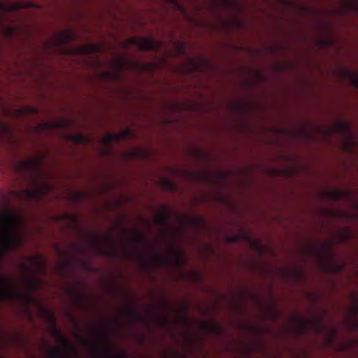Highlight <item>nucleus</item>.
Returning a JSON list of instances; mask_svg holds the SVG:
<instances>
[{
    "instance_id": "f257e3e1",
    "label": "nucleus",
    "mask_w": 358,
    "mask_h": 358,
    "mask_svg": "<svg viewBox=\"0 0 358 358\" xmlns=\"http://www.w3.org/2000/svg\"><path fill=\"white\" fill-rule=\"evenodd\" d=\"M41 163L39 157L22 160L17 164V171L34 185L32 189L15 190L13 194L20 199L41 200L52 189V185L41 181Z\"/></svg>"
},
{
    "instance_id": "f03ea898",
    "label": "nucleus",
    "mask_w": 358,
    "mask_h": 358,
    "mask_svg": "<svg viewBox=\"0 0 358 358\" xmlns=\"http://www.w3.org/2000/svg\"><path fill=\"white\" fill-rule=\"evenodd\" d=\"M19 214L8 210L0 218V239L3 238V246L6 250H14L19 247Z\"/></svg>"
},
{
    "instance_id": "7ed1b4c3",
    "label": "nucleus",
    "mask_w": 358,
    "mask_h": 358,
    "mask_svg": "<svg viewBox=\"0 0 358 358\" xmlns=\"http://www.w3.org/2000/svg\"><path fill=\"white\" fill-rule=\"evenodd\" d=\"M113 71L105 73V76L114 82H119L122 79L121 72L124 70H131L138 73L152 72L155 65L150 62H141L136 60H126L117 58L113 62Z\"/></svg>"
},
{
    "instance_id": "20e7f679",
    "label": "nucleus",
    "mask_w": 358,
    "mask_h": 358,
    "mask_svg": "<svg viewBox=\"0 0 358 358\" xmlns=\"http://www.w3.org/2000/svg\"><path fill=\"white\" fill-rule=\"evenodd\" d=\"M43 312L50 317V331L52 336L56 341L61 343V346L50 349L49 355L51 358H60L64 352L69 354L71 351L73 350L75 348L66 338L62 331L57 327L54 315L48 310H44Z\"/></svg>"
},
{
    "instance_id": "39448f33",
    "label": "nucleus",
    "mask_w": 358,
    "mask_h": 358,
    "mask_svg": "<svg viewBox=\"0 0 358 358\" xmlns=\"http://www.w3.org/2000/svg\"><path fill=\"white\" fill-rule=\"evenodd\" d=\"M89 242L97 255L103 257H113L115 255V252L108 247V244L113 243V240L110 236H91L89 238Z\"/></svg>"
},
{
    "instance_id": "423d86ee",
    "label": "nucleus",
    "mask_w": 358,
    "mask_h": 358,
    "mask_svg": "<svg viewBox=\"0 0 358 358\" xmlns=\"http://www.w3.org/2000/svg\"><path fill=\"white\" fill-rule=\"evenodd\" d=\"M18 296L17 285L8 279L0 277V303L13 301Z\"/></svg>"
},
{
    "instance_id": "0eeeda50",
    "label": "nucleus",
    "mask_w": 358,
    "mask_h": 358,
    "mask_svg": "<svg viewBox=\"0 0 358 358\" xmlns=\"http://www.w3.org/2000/svg\"><path fill=\"white\" fill-rule=\"evenodd\" d=\"M85 342L89 345L94 358H128L124 354L111 352L108 345L105 343L95 344L85 340Z\"/></svg>"
},
{
    "instance_id": "6e6552de",
    "label": "nucleus",
    "mask_w": 358,
    "mask_h": 358,
    "mask_svg": "<svg viewBox=\"0 0 358 358\" xmlns=\"http://www.w3.org/2000/svg\"><path fill=\"white\" fill-rule=\"evenodd\" d=\"M330 133H337L341 135L349 145L355 144V136L352 132L350 124L345 120L336 122L329 129Z\"/></svg>"
},
{
    "instance_id": "1a4fd4ad",
    "label": "nucleus",
    "mask_w": 358,
    "mask_h": 358,
    "mask_svg": "<svg viewBox=\"0 0 358 358\" xmlns=\"http://www.w3.org/2000/svg\"><path fill=\"white\" fill-rule=\"evenodd\" d=\"M129 43L135 45L140 50L158 51L162 46L160 41H155L150 37H132L129 40Z\"/></svg>"
},
{
    "instance_id": "9d476101",
    "label": "nucleus",
    "mask_w": 358,
    "mask_h": 358,
    "mask_svg": "<svg viewBox=\"0 0 358 358\" xmlns=\"http://www.w3.org/2000/svg\"><path fill=\"white\" fill-rule=\"evenodd\" d=\"M41 285V280L35 276L28 275L27 277V287L29 292L27 295L28 300L32 299V296H31V292L36 291L39 289Z\"/></svg>"
},
{
    "instance_id": "9b49d317",
    "label": "nucleus",
    "mask_w": 358,
    "mask_h": 358,
    "mask_svg": "<svg viewBox=\"0 0 358 358\" xmlns=\"http://www.w3.org/2000/svg\"><path fill=\"white\" fill-rule=\"evenodd\" d=\"M132 131L129 129H126L117 134H109L106 138V143H110L113 140L121 141L126 136H132Z\"/></svg>"
},
{
    "instance_id": "f8f14e48",
    "label": "nucleus",
    "mask_w": 358,
    "mask_h": 358,
    "mask_svg": "<svg viewBox=\"0 0 358 358\" xmlns=\"http://www.w3.org/2000/svg\"><path fill=\"white\" fill-rule=\"evenodd\" d=\"M166 206L162 207V212L160 213L157 217L154 220V223L159 227H164L166 224L170 220V217L167 213Z\"/></svg>"
},
{
    "instance_id": "ddd939ff",
    "label": "nucleus",
    "mask_w": 358,
    "mask_h": 358,
    "mask_svg": "<svg viewBox=\"0 0 358 358\" xmlns=\"http://www.w3.org/2000/svg\"><path fill=\"white\" fill-rule=\"evenodd\" d=\"M74 34L69 30L57 34V41L60 44L67 43L74 39Z\"/></svg>"
},
{
    "instance_id": "4468645a",
    "label": "nucleus",
    "mask_w": 358,
    "mask_h": 358,
    "mask_svg": "<svg viewBox=\"0 0 358 358\" xmlns=\"http://www.w3.org/2000/svg\"><path fill=\"white\" fill-rule=\"evenodd\" d=\"M171 259L178 267L182 266L185 264L184 252L180 250L172 253Z\"/></svg>"
},
{
    "instance_id": "2eb2a0df",
    "label": "nucleus",
    "mask_w": 358,
    "mask_h": 358,
    "mask_svg": "<svg viewBox=\"0 0 358 358\" xmlns=\"http://www.w3.org/2000/svg\"><path fill=\"white\" fill-rule=\"evenodd\" d=\"M318 255L321 259H324V256L326 255L330 259H332L334 256V252L331 245L327 243L324 244L322 248V251H317Z\"/></svg>"
},
{
    "instance_id": "dca6fc26",
    "label": "nucleus",
    "mask_w": 358,
    "mask_h": 358,
    "mask_svg": "<svg viewBox=\"0 0 358 358\" xmlns=\"http://www.w3.org/2000/svg\"><path fill=\"white\" fill-rule=\"evenodd\" d=\"M70 139L76 144H87L90 141V138L83 134H73L70 136Z\"/></svg>"
},
{
    "instance_id": "f3484780",
    "label": "nucleus",
    "mask_w": 358,
    "mask_h": 358,
    "mask_svg": "<svg viewBox=\"0 0 358 358\" xmlns=\"http://www.w3.org/2000/svg\"><path fill=\"white\" fill-rule=\"evenodd\" d=\"M31 261L33 264L37 268L38 270H39L42 274H45V260L40 257H31Z\"/></svg>"
},
{
    "instance_id": "a211bd4d",
    "label": "nucleus",
    "mask_w": 358,
    "mask_h": 358,
    "mask_svg": "<svg viewBox=\"0 0 358 358\" xmlns=\"http://www.w3.org/2000/svg\"><path fill=\"white\" fill-rule=\"evenodd\" d=\"M69 294L73 298L75 303L78 304H80L83 306H85V297L83 295L79 294L75 290L70 289L69 290Z\"/></svg>"
},
{
    "instance_id": "6ab92c4d",
    "label": "nucleus",
    "mask_w": 358,
    "mask_h": 358,
    "mask_svg": "<svg viewBox=\"0 0 358 358\" xmlns=\"http://www.w3.org/2000/svg\"><path fill=\"white\" fill-rule=\"evenodd\" d=\"M327 194L330 199L338 201L345 197L347 193L340 189H332Z\"/></svg>"
},
{
    "instance_id": "aec40b11",
    "label": "nucleus",
    "mask_w": 358,
    "mask_h": 358,
    "mask_svg": "<svg viewBox=\"0 0 358 358\" xmlns=\"http://www.w3.org/2000/svg\"><path fill=\"white\" fill-rule=\"evenodd\" d=\"M339 241L344 243L350 239L352 236V232L348 227H343L340 229Z\"/></svg>"
},
{
    "instance_id": "412c9836",
    "label": "nucleus",
    "mask_w": 358,
    "mask_h": 358,
    "mask_svg": "<svg viewBox=\"0 0 358 358\" xmlns=\"http://www.w3.org/2000/svg\"><path fill=\"white\" fill-rule=\"evenodd\" d=\"M124 314L135 321L143 320V318L138 314L134 308H129Z\"/></svg>"
},
{
    "instance_id": "4be33fe9",
    "label": "nucleus",
    "mask_w": 358,
    "mask_h": 358,
    "mask_svg": "<svg viewBox=\"0 0 358 358\" xmlns=\"http://www.w3.org/2000/svg\"><path fill=\"white\" fill-rule=\"evenodd\" d=\"M11 128L3 122H0V138H3L6 136H11Z\"/></svg>"
},
{
    "instance_id": "5701e85b",
    "label": "nucleus",
    "mask_w": 358,
    "mask_h": 358,
    "mask_svg": "<svg viewBox=\"0 0 358 358\" xmlns=\"http://www.w3.org/2000/svg\"><path fill=\"white\" fill-rule=\"evenodd\" d=\"M162 182L164 188H166L167 190L171 192L178 191V187L173 181L169 179H163Z\"/></svg>"
},
{
    "instance_id": "b1692460",
    "label": "nucleus",
    "mask_w": 358,
    "mask_h": 358,
    "mask_svg": "<svg viewBox=\"0 0 358 358\" xmlns=\"http://www.w3.org/2000/svg\"><path fill=\"white\" fill-rule=\"evenodd\" d=\"M343 265L340 264H332V265H325V269L327 271H331L334 273H340L343 268Z\"/></svg>"
},
{
    "instance_id": "393cba45",
    "label": "nucleus",
    "mask_w": 358,
    "mask_h": 358,
    "mask_svg": "<svg viewBox=\"0 0 358 358\" xmlns=\"http://www.w3.org/2000/svg\"><path fill=\"white\" fill-rule=\"evenodd\" d=\"M131 241L135 243H144L145 242V237L141 233L134 232Z\"/></svg>"
},
{
    "instance_id": "a878e982",
    "label": "nucleus",
    "mask_w": 358,
    "mask_h": 358,
    "mask_svg": "<svg viewBox=\"0 0 358 358\" xmlns=\"http://www.w3.org/2000/svg\"><path fill=\"white\" fill-rule=\"evenodd\" d=\"M98 49V47L93 45H86L82 48L80 50V52L83 54H91L93 52L96 51Z\"/></svg>"
},
{
    "instance_id": "bb28decb",
    "label": "nucleus",
    "mask_w": 358,
    "mask_h": 358,
    "mask_svg": "<svg viewBox=\"0 0 358 358\" xmlns=\"http://www.w3.org/2000/svg\"><path fill=\"white\" fill-rule=\"evenodd\" d=\"M309 330V323L307 321H302L299 327V331L301 334H306Z\"/></svg>"
},
{
    "instance_id": "cd10ccee",
    "label": "nucleus",
    "mask_w": 358,
    "mask_h": 358,
    "mask_svg": "<svg viewBox=\"0 0 358 358\" xmlns=\"http://www.w3.org/2000/svg\"><path fill=\"white\" fill-rule=\"evenodd\" d=\"M190 70L195 72H200L202 71V66L194 60L189 61Z\"/></svg>"
},
{
    "instance_id": "c85d7f7f",
    "label": "nucleus",
    "mask_w": 358,
    "mask_h": 358,
    "mask_svg": "<svg viewBox=\"0 0 358 358\" xmlns=\"http://www.w3.org/2000/svg\"><path fill=\"white\" fill-rule=\"evenodd\" d=\"M152 261L155 264L159 265V264L164 263L166 260L163 257L157 255L152 256Z\"/></svg>"
},
{
    "instance_id": "c756f323",
    "label": "nucleus",
    "mask_w": 358,
    "mask_h": 358,
    "mask_svg": "<svg viewBox=\"0 0 358 358\" xmlns=\"http://www.w3.org/2000/svg\"><path fill=\"white\" fill-rule=\"evenodd\" d=\"M312 324L317 333H320L323 329V325L321 324L320 320H318Z\"/></svg>"
},
{
    "instance_id": "7c9ffc66",
    "label": "nucleus",
    "mask_w": 358,
    "mask_h": 358,
    "mask_svg": "<svg viewBox=\"0 0 358 358\" xmlns=\"http://www.w3.org/2000/svg\"><path fill=\"white\" fill-rule=\"evenodd\" d=\"M222 3L224 6L229 7L236 6L238 4L237 0H222Z\"/></svg>"
},
{
    "instance_id": "2f4dec72",
    "label": "nucleus",
    "mask_w": 358,
    "mask_h": 358,
    "mask_svg": "<svg viewBox=\"0 0 358 358\" xmlns=\"http://www.w3.org/2000/svg\"><path fill=\"white\" fill-rule=\"evenodd\" d=\"M350 78L353 85L358 87V73H351Z\"/></svg>"
},
{
    "instance_id": "473e14b6",
    "label": "nucleus",
    "mask_w": 358,
    "mask_h": 358,
    "mask_svg": "<svg viewBox=\"0 0 358 358\" xmlns=\"http://www.w3.org/2000/svg\"><path fill=\"white\" fill-rule=\"evenodd\" d=\"M71 248L75 253L80 254V253H83L85 252V249L83 247H80L77 245H73L71 246Z\"/></svg>"
},
{
    "instance_id": "72a5a7b5",
    "label": "nucleus",
    "mask_w": 358,
    "mask_h": 358,
    "mask_svg": "<svg viewBox=\"0 0 358 358\" xmlns=\"http://www.w3.org/2000/svg\"><path fill=\"white\" fill-rule=\"evenodd\" d=\"M294 275L297 278H303L305 277L304 273L300 269H295L294 271Z\"/></svg>"
},
{
    "instance_id": "f704fd0d",
    "label": "nucleus",
    "mask_w": 358,
    "mask_h": 358,
    "mask_svg": "<svg viewBox=\"0 0 358 358\" xmlns=\"http://www.w3.org/2000/svg\"><path fill=\"white\" fill-rule=\"evenodd\" d=\"M21 7L20 4L19 3H14L9 6V10H17Z\"/></svg>"
},
{
    "instance_id": "c9c22d12",
    "label": "nucleus",
    "mask_w": 358,
    "mask_h": 358,
    "mask_svg": "<svg viewBox=\"0 0 358 358\" xmlns=\"http://www.w3.org/2000/svg\"><path fill=\"white\" fill-rule=\"evenodd\" d=\"M209 329L212 333L217 334L219 332L220 329L219 328L215 325H211L209 327Z\"/></svg>"
},
{
    "instance_id": "e433bc0d",
    "label": "nucleus",
    "mask_w": 358,
    "mask_h": 358,
    "mask_svg": "<svg viewBox=\"0 0 358 358\" xmlns=\"http://www.w3.org/2000/svg\"><path fill=\"white\" fill-rule=\"evenodd\" d=\"M352 312L355 315H357L358 313V303H356L353 308H352Z\"/></svg>"
},
{
    "instance_id": "4c0bfd02",
    "label": "nucleus",
    "mask_w": 358,
    "mask_h": 358,
    "mask_svg": "<svg viewBox=\"0 0 358 358\" xmlns=\"http://www.w3.org/2000/svg\"><path fill=\"white\" fill-rule=\"evenodd\" d=\"M27 110L30 113H38V110L36 108H33V107H29L27 108Z\"/></svg>"
},
{
    "instance_id": "58836bf2",
    "label": "nucleus",
    "mask_w": 358,
    "mask_h": 358,
    "mask_svg": "<svg viewBox=\"0 0 358 358\" xmlns=\"http://www.w3.org/2000/svg\"><path fill=\"white\" fill-rule=\"evenodd\" d=\"M23 271L26 273V274H29L31 273V270L29 268H28L27 266H23Z\"/></svg>"
},
{
    "instance_id": "ea45409f",
    "label": "nucleus",
    "mask_w": 358,
    "mask_h": 358,
    "mask_svg": "<svg viewBox=\"0 0 358 358\" xmlns=\"http://www.w3.org/2000/svg\"><path fill=\"white\" fill-rule=\"evenodd\" d=\"M61 124H63L62 126H64V127H68L71 124V122L69 120H65L63 122H62Z\"/></svg>"
},
{
    "instance_id": "a19ab883",
    "label": "nucleus",
    "mask_w": 358,
    "mask_h": 358,
    "mask_svg": "<svg viewBox=\"0 0 358 358\" xmlns=\"http://www.w3.org/2000/svg\"><path fill=\"white\" fill-rule=\"evenodd\" d=\"M179 51L181 53H184V52H185V45H184V44H180V48H179Z\"/></svg>"
},
{
    "instance_id": "79ce46f5",
    "label": "nucleus",
    "mask_w": 358,
    "mask_h": 358,
    "mask_svg": "<svg viewBox=\"0 0 358 358\" xmlns=\"http://www.w3.org/2000/svg\"><path fill=\"white\" fill-rule=\"evenodd\" d=\"M138 257L143 262H145L146 261L145 256L143 255H138Z\"/></svg>"
},
{
    "instance_id": "37998d69",
    "label": "nucleus",
    "mask_w": 358,
    "mask_h": 358,
    "mask_svg": "<svg viewBox=\"0 0 358 358\" xmlns=\"http://www.w3.org/2000/svg\"><path fill=\"white\" fill-rule=\"evenodd\" d=\"M239 239H240L239 236H234L231 238V241L233 242H236V241H239Z\"/></svg>"
},
{
    "instance_id": "c03bdc74",
    "label": "nucleus",
    "mask_w": 358,
    "mask_h": 358,
    "mask_svg": "<svg viewBox=\"0 0 358 358\" xmlns=\"http://www.w3.org/2000/svg\"><path fill=\"white\" fill-rule=\"evenodd\" d=\"M168 321L166 319H163L161 321V324L162 326H165L167 324Z\"/></svg>"
},
{
    "instance_id": "a18cd8bd",
    "label": "nucleus",
    "mask_w": 358,
    "mask_h": 358,
    "mask_svg": "<svg viewBox=\"0 0 358 358\" xmlns=\"http://www.w3.org/2000/svg\"><path fill=\"white\" fill-rule=\"evenodd\" d=\"M351 324H352V325L353 326V327H354L355 329H357V328H358V324H357V322H351Z\"/></svg>"
},
{
    "instance_id": "49530a36",
    "label": "nucleus",
    "mask_w": 358,
    "mask_h": 358,
    "mask_svg": "<svg viewBox=\"0 0 358 358\" xmlns=\"http://www.w3.org/2000/svg\"><path fill=\"white\" fill-rule=\"evenodd\" d=\"M8 31H9V34L11 35L13 34V32L14 31V29L13 28H10Z\"/></svg>"
},
{
    "instance_id": "de8ad7c7",
    "label": "nucleus",
    "mask_w": 358,
    "mask_h": 358,
    "mask_svg": "<svg viewBox=\"0 0 358 358\" xmlns=\"http://www.w3.org/2000/svg\"><path fill=\"white\" fill-rule=\"evenodd\" d=\"M202 180H204L206 179V176H203V175H199V176Z\"/></svg>"
},
{
    "instance_id": "09e8293b",
    "label": "nucleus",
    "mask_w": 358,
    "mask_h": 358,
    "mask_svg": "<svg viewBox=\"0 0 358 358\" xmlns=\"http://www.w3.org/2000/svg\"><path fill=\"white\" fill-rule=\"evenodd\" d=\"M271 318H272L273 320H275V315H274V313H271Z\"/></svg>"
},
{
    "instance_id": "8fccbe9b",
    "label": "nucleus",
    "mask_w": 358,
    "mask_h": 358,
    "mask_svg": "<svg viewBox=\"0 0 358 358\" xmlns=\"http://www.w3.org/2000/svg\"><path fill=\"white\" fill-rule=\"evenodd\" d=\"M339 214H341V215L342 216H348L349 215L346 214V213H339Z\"/></svg>"
},
{
    "instance_id": "3c124183",
    "label": "nucleus",
    "mask_w": 358,
    "mask_h": 358,
    "mask_svg": "<svg viewBox=\"0 0 358 358\" xmlns=\"http://www.w3.org/2000/svg\"><path fill=\"white\" fill-rule=\"evenodd\" d=\"M125 255L127 256H130L131 255V254L129 252H127V251L125 252Z\"/></svg>"
},
{
    "instance_id": "603ef678",
    "label": "nucleus",
    "mask_w": 358,
    "mask_h": 358,
    "mask_svg": "<svg viewBox=\"0 0 358 358\" xmlns=\"http://www.w3.org/2000/svg\"><path fill=\"white\" fill-rule=\"evenodd\" d=\"M355 6L358 8V2H355Z\"/></svg>"
},
{
    "instance_id": "864d4df0",
    "label": "nucleus",
    "mask_w": 358,
    "mask_h": 358,
    "mask_svg": "<svg viewBox=\"0 0 358 358\" xmlns=\"http://www.w3.org/2000/svg\"><path fill=\"white\" fill-rule=\"evenodd\" d=\"M356 207L358 209V203L356 204Z\"/></svg>"
},
{
    "instance_id": "5fc2aeb1",
    "label": "nucleus",
    "mask_w": 358,
    "mask_h": 358,
    "mask_svg": "<svg viewBox=\"0 0 358 358\" xmlns=\"http://www.w3.org/2000/svg\"><path fill=\"white\" fill-rule=\"evenodd\" d=\"M1 358H3V357H1Z\"/></svg>"
}]
</instances>
